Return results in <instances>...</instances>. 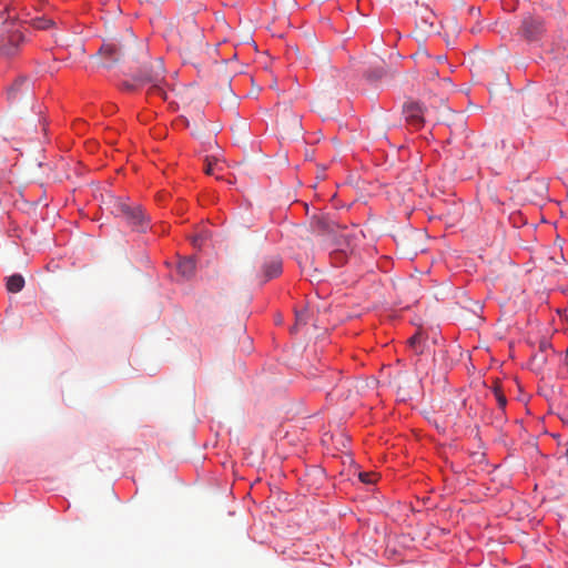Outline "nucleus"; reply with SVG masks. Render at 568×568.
Returning a JSON list of instances; mask_svg holds the SVG:
<instances>
[{
	"label": "nucleus",
	"instance_id": "obj_1",
	"mask_svg": "<svg viewBox=\"0 0 568 568\" xmlns=\"http://www.w3.org/2000/svg\"><path fill=\"white\" fill-rule=\"evenodd\" d=\"M110 211L115 216L124 219L133 230L144 232L148 227V219L141 205L130 204L121 197L111 196L109 201Z\"/></svg>",
	"mask_w": 568,
	"mask_h": 568
},
{
	"label": "nucleus",
	"instance_id": "obj_2",
	"mask_svg": "<svg viewBox=\"0 0 568 568\" xmlns=\"http://www.w3.org/2000/svg\"><path fill=\"white\" fill-rule=\"evenodd\" d=\"M23 36L11 19L8 9L3 6L0 9V53L9 55L14 52Z\"/></svg>",
	"mask_w": 568,
	"mask_h": 568
},
{
	"label": "nucleus",
	"instance_id": "obj_3",
	"mask_svg": "<svg viewBox=\"0 0 568 568\" xmlns=\"http://www.w3.org/2000/svg\"><path fill=\"white\" fill-rule=\"evenodd\" d=\"M134 80L140 85H149L151 93L159 94L163 99H166V93L162 88V83L165 80L162 60H156L141 68L134 75Z\"/></svg>",
	"mask_w": 568,
	"mask_h": 568
},
{
	"label": "nucleus",
	"instance_id": "obj_4",
	"mask_svg": "<svg viewBox=\"0 0 568 568\" xmlns=\"http://www.w3.org/2000/svg\"><path fill=\"white\" fill-rule=\"evenodd\" d=\"M312 232L322 236L324 241L332 243L336 246H342L343 243L338 236L343 232H349L346 227L337 224L328 214H315L310 222Z\"/></svg>",
	"mask_w": 568,
	"mask_h": 568
},
{
	"label": "nucleus",
	"instance_id": "obj_5",
	"mask_svg": "<svg viewBox=\"0 0 568 568\" xmlns=\"http://www.w3.org/2000/svg\"><path fill=\"white\" fill-rule=\"evenodd\" d=\"M545 33L544 21L537 17H527L523 20L520 34L527 41H537Z\"/></svg>",
	"mask_w": 568,
	"mask_h": 568
},
{
	"label": "nucleus",
	"instance_id": "obj_6",
	"mask_svg": "<svg viewBox=\"0 0 568 568\" xmlns=\"http://www.w3.org/2000/svg\"><path fill=\"white\" fill-rule=\"evenodd\" d=\"M338 240L342 241L343 245L342 246H337L336 250L331 252V260H332V263L335 266H338V265H342L343 263H345V261L347 258V251H346V248H351L352 247V242L354 240V234L352 232H343L338 236Z\"/></svg>",
	"mask_w": 568,
	"mask_h": 568
},
{
	"label": "nucleus",
	"instance_id": "obj_7",
	"mask_svg": "<svg viewBox=\"0 0 568 568\" xmlns=\"http://www.w3.org/2000/svg\"><path fill=\"white\" fill-rule=\"evenodd\" d=\"M404 114L408 124L420 128L424 123V109L417 102H407L404 105Z\"/></svg>",
	"mask_w": 568,
	"mask_h": 568
},
{
	"label": "nucleus",
	"instance_id": "obj_8",
	"mask_svg": "<svg viewBox=\"0 0 568 568\" xmlns=\"http://www.w3.org/2000/svg\"><path fill=\"white\" fill-rule=\"evenodd\" d=\"M120 47L116 43H104L101 47L99 54L105 59L104 65L111 67L120 60Z\"/></svg>",
	"mask_w": 568,
	"mask_h": 568
},
{
	"label": "nucleus",
	"instance_id": "obj_9",
	"mask_svg": "<svg viewBox=\"0 0 568 568\" xmlns=\"http://www.w3.org/2000/svg\"><path fill=\"white\" fill-rule=\"evenodd\" d=\"M352 385H353L352 381L338 378V383L328 393V396L337 398V399H339V398L347 399L348 397H351V386Z\"/></svg>",
	"mask_w": 568,
	"mask_h": 568
},
{
	"label": "nucleus",
	"instance_id": "obj_10",
	"mask_svg": "<svg viewBox=\"0 0 568 568\" xmlns=\"http://www.w3.org/2000/svg\"><path fill=\"white\" fill-rule=\"evenodd\" d=\"M265 281L272 280L282 273V262L278 258L266 261L262 266Z\"/></svg>",
	"mask_w": 568,
	"mask_h": 568
},
{
	"label": "nucleus",
	"instance_id": "obj_11",
	"mask_svg": "<svg viewBox=\"0 0 568 568\" xmlns=\"http://www.w3.org/2000/svg\"><path fill=\"white\" fill-rule=\"evenodd\" d=\"M195 260L193 257H185L178 264V272L185 278H191L195 274Z\"/></svg>",
	"mask_w": 568,
	"mask_h": 568
},
{
	"label": "nucleus",
	"instance_id": "obj_12",
	"mask_svg": "<svg viewBox=\"0 0 568 568\" xmlns=\"http://www.w3.org/2000/svg\"><path fill=\"white\" fill-rule=\"evenodd\" d=\"M6 286L10 293H18L24 286V278L20 274H13L8 277Z\"/></svg>",
	"mask_w": 568,
	"mask_h": 568
},
{
	"label": "nucleus",
	"instance_id": "obj_13",
	"mask_svg": "<svg viewBox=\"0 0 568 568\" xmlns=\"http://www.w3.org/2000/svg\"><path fill=\"white\" fill-rule=\"evenodd\" d=\"M424 336L422 335L420 332H417L416 334H414L408 343L409 345L415 349L416 353H423V343H424Z\"/></svg>",
	"mask_w": 568,
	"mask_h": 568
},
{
	"label": "nucleus",
	"instance_id": "obj_14",
	"mask_svg": "<svg viewBox=\"0 0 568 568\" xmlns=\"http://www.w3.org/2000/svg\"><path fill=\"white\" fill-rule=\"evenodd\" d=\"M55 26V21L51 17H47L45 14L43 17H38V30H48L50 28H53Z\"/></svg>",
	"mask_w": 568,
	"mask_h": 568
},
{
	"label": "nucleus",
	"instance_id": "obj_15",
	"mask_svg": "<svg viewBox=\"0 0 568 568\" xmlns=\"http://www.w3.org/2000/svg\"><path fill=\"white\" fill-rule=\"evenodd\" d=\"M41 115V111L38 112V124L42 128V132H43V136H44V143L47 144H50L51 141L48 136L49 132H48V122L44 118L40 116Z\"/></svg>",
	"mask_w": 568,
	"mask_h": 568
},
{
	"label": "nucleus",
	"instance_id": "obj_16",
	"mask_svg": "<svg viewBox=\"0 0 568 568\" xmlns=\"http://www.w3.org/2000/svg\"><path fill=\"white\" fill-rule=\"evenodd\" d=\"M27 84V81L26 80H20L18 82H16L13 84V87L11 88L10 92H9V98L11 100H16L17 99V94L18 92L22 91L23 90V87Z\"/></svg>",
	"mask_w": 568,
	"mask_h": 568
},
{
	"label": "nucleus",
	"instance_id": "obj_17",
	"mask_svg": "<svg viewBox=\"0 0 568 568\" xmlns=\"http://www.w3.org/2000/svg\"><path fill=\"white\" fill-rule=\"evenodd\" d=\"M38 166L39 168H44L47 170L45 171V180H47V182H49L51 180H55V175L53 173V168H52L51 163L38 162Z\"/></svg>",
	"mask_w": 568,
	"mask_h": 568
},
{
	"label": "nucleus",
	"instance_id": "obj_18",
	"mask_svg": "<svg viewBox=\"0 0 568 568\" xmlns=\"http://www.w3.org/2000/svg\"><path fill=\"white\" fill-rule=\"evenodd\" d=\"M359 479L362 483H365V484H373L376 481V475L373 474V473H359L358 475Z\"/></svg>",
	"mask_w": 568,
	"mask_h": 568
},
{
	"label": "nucleus",
	"instance_id": "obj_19",
	"mask_svg": "<svg viewBox=\"0 0 568 568\" xmlns=\"http://www.w3.org/2000/svg\"><path fill=\"white\" fill-rule=\"evenodd\" d=\"M554 44L556 45V50L558 52L568 50V40H564L561 37H559Z\"/></svg>",
	"mask_w": 568,
	"mask_h": 568
},
{
	"label": "nucleus",
	"instance_id": "obj_20",
	"mask_svg": "<svg viewBox=\"0 0 568 568\" xmlns=\"http://www.w3.org/2000/svg\"><path fill=\"white\" fill-rule=\"evenodd\" d=\"M495 397L497 399L498 406L504 408L507 404L505 395L499 389H495Z\"/></svg>",
	"mask_w": 568,
	"mask_h": 568
},
{
	"label": "nucleus",
	"instance_id": "obj_21",
	"mask_svg": "<svg viewBox=\"0 0 568 568\" xmlns=\"http://www.w3.org/2000/svg\"><path fill=\"white\" fill-rule=\"evenodd\" d=\"M301 324H305V314H304V312H301V313L296 314V323H295L294 327L292 328V331H297L298 326Z\"/></svg>",
	"mask_w": 568,
	"mask_h": 568
},
{
	"label": "nucleus",
	"instance_id": "obj_22",
	"mask_svg": "<svg viewBox=\"0 0 568 568\" xmlns=\"http://www.w3.org/2000/svg\"><path fill=\"white\" fill-rule=\"evenodd\" d=\"M215 166H216V163H212L211 161H207V164H206V168H205V173L209 174V175L214 174Z\"/></svg>",
	"mask_w": 568,
	"mask_h": 568
},
{
	"label": "nucleus",
	"instance_id": "obj_23",
	"mask_svg": "<svg viewBox=\"0 0 568 568\" xmlns=\"http://www.w3.org/2000/svg\"><path fill=\"white\" fill-rule=\"evenodd\" d=\"M202 240H203V237H202L201 235L194 236V237L192 239V244H193L195 247H201Z\"/></svg>",
	"mask_w": 568,
	"mask_h": 568
},
{
	"label": "nucleus",
	"instance_id": "obj_24",
	"mask_svg": "<svg viewBox=\"0 0 568 568\" xmlns=\"http://www.w3.org/2000/svg\"><path fill=\"white\" fill-rule=\"evenodd\" d=\"M430 18H434L433 12H428L427 17L422 20L423 23L429 24V27H433V21H429Z\"/></svg>",
	"mask_w": 568,
	"mask_h": 568
},
{
	"label": "nucleus",
	"instance_id": "obj_25",
	"mask_svg": "<svg viewBox=\"0 0 568 568\" xmlns=\"http://www.w3.org/2000/svg\"><path fill=\"white\" fill-rule=\"evenodd\" d=\"M38 1V12L41 10L42 6L47 3L45 0H37Z\"/></svg>",
	"mask_w": 568,
	"mask_h": 568
},
{
	"label": "nucleus",
	"instance_id": "obj_26",
	"mask_svg": "<svg viewBox=\"0 0 568 568\" xmlns=\"http://www.w3.org/2000/svg\"><path fill=\"white\" fill-rule=\"evenodd\" d=\"M293 120H294V122H295V124H296V125H300V121H298V119H297V118H294Z\"/></svg>",
	"mask_w": 568,
	"mask_h": 568
}]
</instances>
